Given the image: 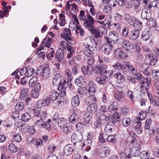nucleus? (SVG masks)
<instances>
[{
  "label": "nucleus",
  "instance_id": "nucleus-54",
  "mask_svg": "<svg viewBox=\"0 0 159 159\" xmlns=\"http://www.w3.org/2000/svg\"><path fill=\"white\" fill-rule=\"evenodd\" d=\"M83 81L82 76H80L75 80V83L77 86L80 87L83 85Z\"/></svg>",
  "mask_w": 159,
  "mask_h": 159
},
{
  "label": "nucleus",
  "instance_id": "nucleus-18",
  "mask_svg": "<svg viewBox=\"0 0 159 159\" xmlns=\"http://www.w3.org/2000/svg\"><path fill=\"white\" fill-rule=\"evenodd\" d=\"M114 55L115 56L119 59L121 58L125 59L128 57V56L119 48H117L115 50Z\"/></svg>",
  "mask_w": 159,
  "mask_h": 159
},
{
  "label": "nucleus",
  "instance_id": "nucleus-57",
  "mask_svg": "<svg viewBox=\"0 0 159 159\" xmlns=\"http://www.w3.org/2000/svg\"><path fill=\"white\" fill-rule=\"evenodd\" d=\"M103 125H104L98 120L94 122V127L95 129H100L102 126Z\"/></svg>",
  "mask_w": 159,
  "mask_h": 159
},
{
  "label": "nucleus",
  "instance_id": "nucleus-32",
  "mask_svg": "<svg viewBox=\"0 0 159 159\" xmlns=\"http://www.w3.org/2000/svg\"><path fill=\"white\" fill-rule=\"evenodd\" d=\"M137 28V30L134 29H133L131 32L130 34L132 36V40H136L139 36V29H141Z\"/></svg>",
  "mask_w": 159,
  "mask_h": 159
},
{
  "label": "nucleus",
  "instance_id": "nucleus-59",
  "mask_svg": "<svg viewBox=\"0 0 159 159\" xmlns=\"http://www.w3.org/2000/svg\"><path fill=\"white\" fill-rule=\"evenodd\" d=\"M95 60L93 57H89L88 58L87 62V65L89 66L94 67Z\"/></svg>",
  "mask_w": 159,
  "mask_h": 159
},
{
  "label": "nucleus",
  "instance_id": "nucleus-11",
  "mask_svg": "<svg viewBox=\"0 0 159 159\" xmlns=\"http://www.w3.org/2000/svg\"><path fill=\"white\" fill-rule=\"evenodd\" d=\"M60 43L62 46H63L64 48L66 49V48L69 52L67 54V58L69 59L72 57L73 54L75 52V50L74 49V47L70 46L69 44H67L65 41H61Z\"/></svg>",
  "mask_w": 159,
  "mask_h": 159
},
{
  "label": "nucleus",
  "instance_id": "nucleus-6",
  "mask_svg": "<svg viewBox=\"0 0 159 159\" xmlns=\"http://www.w3.org/2000/svg\"><path fill=\"white\" fill-rule=\"evenodd\" d=\"M98 74L101 75L96 78V81L99 84L104 85L106 83V80L108 79L109 72L107 70L106 66H103L99 70Z\"/></svg>",
  "mask_w": 159,
  "mask_h": 159
},
{
  "label": "nucleus",
  "instance_id": "nucleus-62",
  "mask_svg": "<svg viewBox=\"0 0 159 159\" xmlns=\"http://www.w3.org/2000/svg\"><path fill=\"white\" fill-rule=\"evenodd\" d=\"M117 106L115 105L113 103L110 105L108 108L109 111L111 112H112L114 111H116L117 110Z\"/></svg>",
  "mask_w": 159,
  "mask_h": 159
},
{
  "label": "nucleus",
  "instance_id": "nucleus-16",
  "mask_svg": "<svg viewBox=\"0 0 159 159\" xmlns=\"http://www.w3.org/2000/svg\"><path fill=\"white\" fill-rule=\"evenodd\" d=\"M122 47L126 51H130L134 48L133 44L129 40H124L122 44Z\"/></svg>",
  "mask_w": 159,
  "mask_h": 159
},
{
  "label": "nucleus",
  "instance_id": "nucleus-31",
  "mask_svg": "<svg viewBox=\"0 0 159 159\" xmlns=\"http://www.w3.org/2000/svg\"><path fill=\"white\" fill-rule=\"evenodd\" d=\"M97 119L102 123V124L105 125L107 123L108 120H109V118L108 116L103 114H101L100 115Z\"/></svg>",
  "mask_w": 159,
  "mask_h": 159
},
{
  "label": "nucleus",
  "instance_id": "nucleus-23",
  "mask_svg": "<svg viewBox=\"0 0 159 159\" xmlns=\"http://www.w3.org/2000/svg\"><path fill=\"white\" fill-rule=\"evenodd\" d=\"M71 33L68 29H65L64 30V33L61 34V37L65 40H72L70 38Z\"/></svg>",
  "mask_w": 159,
  "mask_h": 159
},
{
  "label": "nucleus",
  "instance_id": "nucleus-1",
  "mask_svg": "<svg viewBox=\"0 0 159 159\" xmlns=\"http://www.w3.org/2000/svg\"><path fill=\"white\" fill-rule=\"evenodd\" d=\"M32 112L34 116L33 117L38 118L35 123V126L39 129L44 128L50 131L51 129V120L49 119L47 120L46 111L34 109L32 110Z\"/></svg>",
  "mask_w": 159,
  "mask_h": 159
},
{
  "label": "nucleus",
  "instance_id": "nucleus-34",
  "mask_svg": "<svg viewBox=\"0 0 159 159\" xmlns=\"http://www.w3.org/2000/svg\"><path fill=\"white\" fill-rule=\"evenodd\" d=\"M79 116L76 113H73L70 116L69 121L70 122L73 123L79 121Z\"/></svg>",
  "mask_w": 159,
  "mask_h": 159
},
{
  "label": "nucleus",
  "instance_id": "nucleus-27",
  "mask_svg": "<svg viewBox=\"0 0 159 159\" xmlns=\"http://www.w3.org/2000/svg\"><path fill=\"white\" fill-rule=\"evenodd\" d=\"M63 150L64 154L68 155L71 154L74 149L72 145L68 144L64 147Z\"/></svg>",
  "mask_w": 159,
  "mask_h": 159
},
{
  "label": "nucleus",
  "instance_id": "nucleus-28",
  "mask_svg": "<svg viewBox=\"0 0 159 159\" xmlns=\"http://www.w3.org/2000/svg\"><path fill=\"white\" fill-rule=\"evenodd\" d=\"M26 76L28 77H30L32 76L35 73L34 69L29 65L25 66Z\"/></svg>",
  "mask_w": 159,
  "mask_h": 159
},
{
  "label": "nucleus",
  "instance_id": "nucleus-49",
  "mask_svg": "<svg viewBox=\"0 0 159 159\" xmlns=\"http://www.w3.org/2000/svg\"><path fill=\"white\" fill-rule=\"evenodd\" d=\"M21 100L25 101L26 105L30 106L32 105L33 102L32 98H30V97H27L25 98H23Z\"/></svg>",
  "mask_w": 159,
  "mask_h": 159
},
{
  "label": "nucleus",
  "instance_id": "nucleus-58",
  "mask_svg": "<svg viewBox=\"0 0 159 159\" xmlns=\"http://www.w3.org/2000/svg\"><path fill=\"white\" fill-rule=\"evenodd\" d=\"M9 150L11 152L15 153L18 151L17 148L13 143H11L9 146Z\"/></svg>",
  "mask_w": 159,
  "mask_h": 159
},
{
  "label": "nucleus",
  "instance_id": "nucleus-53",
  "mask_svg": "<svg viewBox=\"0 0 159 159\" xmlns=\"http://www.w3.org/2000/svg\"><path fill=\"white\" fill-rule=\"evenodd\" d=\"M116 22L117 23H122L123 17L122 15L119 13H116L115 16Z\"/></svg>",
  "mask_w": 159,
  "mask_h": 159
},
{
  "label": "nucleus",
  "instance_id": "nucleus-55",
  "mask_svg": "<svg viewBox=\"0 0 159 159\" xmlns=\"http://www.w3.org/2000/svg\"><path fill=\"white\" fill-rule=\"evenodd\" d=\"M97 44L98 43L96 40H89L87 47H90L91 48H95L97 47Z\"/></svg>",
  "mask_w": 159,
  "mask_h": 159
},
{
  "label": "nucleus",
  "instance_id": "nucleus-22",
  "mask_svg": "<svg viewBox=\"0 0 159 159\" xmlns=\"http://www.w3.org/2000/svg\"><path fill=\"white\" fill-rule=\"evenodd\" d=\"M93 117V114L90 111H86L83 115L84 121L86 124L88 123Z\"/></svg>",
  "mask_w": 159,
  "mask_h": 159
},
{
  "label": "nucleus",
  "instance_id": "nucleus-41",
  "mask_svg": "<svg viewBox=\"0 0 159 159\" xmlns=\"http://www.w3.org/2000/svg\"><path fill=\"white\" fill-rule=\"evenodd\" d=\"M65 75L67 77V80L68 82H70L73 78V76L72 75L70 70L69 69H66L65 71Z\"/></svg>",
  "mask_w": 159,
  "mask_h": 159
},
{
  "label": "nucleus",
  "instance_id": "nucleus-47",
  "mask_svg": "<svg viewBox=\"0 0 159 159\" xmlns=\"http://www.w3.org/2000/svg\"><path fill=\"white\" fill-rule=\"evenodd\" d=\"M37 83V78L36 76L32 77L29 82V85L30 87H33Z\"/></svg>",
  "mask_w": 159,
  "mask_h": 159
},
{
  "label": "nucleus",
  "instance_id": "nucleus-17",
  "mask_svg": "<svg viewBox=\"0 0 159 159\" xmlns=\"http://www.w3.org/2000/svg\"><path fill=\"white\" fill-rule=\"evenodd\" d=\"M113 76L116 79L117 82L119 84L123 83L125 81L124 75L120 72H118L114 74Z\"/></svg>",
  "mask_w": 159,
  "mask_h": 159
},
{
  "label": "nucleus",
  "instance_id": "nucleus-3",
  "mask_svg": "<svg viewBox=\"0 0 159 159\" xmlns=\"http://www.w3.org/2000/svg\"><path fill=\"white\" fill-rule=\"evenodd\" d=\"M51 71L48 65L40 66L38 67L35 72L37 76H41L44 79H47L51 76Z\"/></svg>",
  "mask_w": 159,
  "mask_h": 159
},
{
  "label": "nucleus",
  "instance_id": "nucleus-63",
  "mask_svg": "<svg viewBox=\"0 0 159 159\" xmlns=\"http://www.w3.org/2000/svg\"><path fill=\"white\" fill-rule=\"evenodd\" d=\"M72 73L74 75H76L79 73V66L77 64L74 65L72 68Z\"/></svg>",
  "mask_w": 159,
  "mask_h": 159
},
{
  "label": "nucleus",
  "instance_id": "nucleus-14",
  "mask_svg": "<svg viewBox=\"0 0 159 159\" xmlns=\"http://www.w3.org/2000/svg\"><path fill=\"white\" fill-rule=\"evenodd\" d=\"M146 60L149 62V65L154 66L157 61L158 58L155 55H151L149 54L146 56Z\"/></svg>",
  "mask_w": 159,
  "mask_h": 159
},
{
  "label": "nucleus",
  "instance_id": "nucleus-10",
  "mask_svg": "<svg viewBox=\"0 0 159 159\" xmlns=\"http://www.w3.org/2000/svg\"><path fill=\"white\" fill-rule=\"evenodd\" d=\"M83 138V135L81 132L77 131L73 132L71 135V140L75 146L76 145V143L81 142Z\"/></svg>",
  "mask_w": 159,
  "mask_h": 159
},
{
  "label": "nucleus",
  "instance_id": "nucleus-25",
  "mask_svg": "<svg viewBox=\"0 0 159 159\" xmlns=\"http://www.w3.org/2000/svg\"><path fill=\"white\" fill-rule=\"evenodd\" d=\"M59 96V94L58 92L54 90H53L51 91L49 97L51 101L52 102H54V101H56L58 99Z\"/></svg>",
  "mask_w": 159,
  "mask_h": 159
},
{
  "label": "nucleus",
  "instance_id": "nucleus-64",
  "mask_svg": "<svg viewBox=\"0 0 159 159\" xmlns=\"http://www.w3.org/2000/svg\"><path fill=\"white\" fill-rule=\"evenodd\" d=\"M56 148L57 146L54 144H50L48 147V151L49 152L52 153L55 151Z\"/></svg>",
  "mask_w": 159,
  "mask_h": 159
},
{
  "label": "nucleus",
  "instance_id": "nucleus-8",
  "mask_svg": "<svg viewBox=\"0 0 159 159\" xmlns=\"http://www.w3.org/2000/svg\"><path fill=\"white\" fill-rule=\"evenodd\" d=\"M139 150L136 149L134 148L133 149L130 147H126L124 153L125 157L130 159L132 157L138 156L139 153Z\"/></svg>",
  "mask_w": 159,
  "mask_h": 159
},
{
  "label": "nucleus",
  "instance_id": "nucleus-46",
  "mask_svg": "<svg viewBox=\"0 0 159 159\" xmlns=\"http://www.w3.org/2000/svg\"><path fill=\"white\" fill-rule=\"evenodd\" d=\"M64 133L66 134L70 135L72 134V130L71 128L69 126V125H67V126H65L62 128Z\"/></svg>",
  "mask_w": 159,
  "mask_h": 159
},
{
  "label": "nucleus",
  "instance_id": "nucleus-29",
  "mask_svg": "<svg viewBox=\"0 0 159 159\" xmlns=\"http://www.w3.org/2000/svg\"><path fill=\"white\" fill-rule=\"evenodd\" d=\"M147 25L149 27V28H154L156 30V23L155 19L153 18H151L148 20H147Z\"/></svg>",
  "mask_w": 159,
  "mask_h": 159
},
{
  "label": "nucleus",
  "instance_id": "nucleus-12",
  "mask_svg": "<svg viewBox=\"0 0 159 159\" xmlns=\"http://www.w3.org/2000/svg\"><path fill=\"white\" fill-rule=\"evenodd\" d=\"M110 152L109 148L108 147H102L99 151V156L102 158H106L109 155Z\"/></svg>",
  "mask_w": 159,
  "mask_h": 159
},
{
  "label": "nucleus",
  "instance_id": "nucleus-5",
  "mask_svg": "<svg viewBox=\"0 0 159 159\" xmlns=\"http://www.w3.org/2000/svg\"><path fill=\"white\" fill-rule=\"evenodd\" d=\"M53 85L54 86H58V89L65 88L67 87L68 82L63 78L61 75L59 73H57L54 75L52 80Z\"/></svg>",
  "mask_w": 159,
  "mask_h": 159
},
{
  "label": "nucleus",
  "instance_id": "nucleus-2",
  "mask_svg": "<svg viewBox=\"0 0 159 159\" xmlns=\"http://www.w3.org/2000/svg\"><path fill=\"white\" fill-rule=\"evenodd\" d=\"M94 20L89 14L86 15V19L83 20V24L85 28L88 29L90 33L93 34L95 37L97 39L101 38L102 35L100 34L99 30L94 27Z\"/></svg>",
  "mask_w": 159,
  "mask_h": 159
},
{
  "label": "nucleus",
  "instance_id": "nucleus-9",
  "mask_svg": "<svg viewBox=\"0 0 159 159\" xmlns=\"http://www.w3.org/2000/svg\"><path fill=\"white\" fill-rule=\"evenodd\" d=\"M125 63L126 61H124L122 63L117 62L113 65L112 66L114 70L121 71L124 75H127L129 73V72L126 70Z\"/></svg>",
  "mask_w": 159,
  "mask_h": 159
},
{
  "label": "nucleus",
  "instance_id": "nucleus-39",
  "mask_svg": "<svg viewBox=\"0 0 159 159\" xmlns=\"http://www.w3.org/2000/svg\"><path fill=\"white\" fill-rule=\"evenodd\" d=\"M29 91V89L28 88H25L23 89L21 92V94L20 98L21 99L25 98L26 97H28V93Z\"/></svg>",
  "mask_w": 159,
  "mask_h": 159
},
{
  "label": "nucleus",
  "instance_id": "nucleus-20",
  "mask_svg": "<svg viewBox=\"0 0 159 159\" xmlns=\"http://www.w3.org/2000/svg\"><path fill=\"white\" fill-rule=\"evenodd\" d=\"M151 33L149 29H145L142 33L141 38L143 40H148L150 38Z\"/></svg>",
  "mask_w": 159,
  "mask_h": 159
},
{
  "label": "nucleus",
  "instance_id": "nucleus-61",
  "mask_svg": "<svg viewBox=\"0 0 159 159\" xmlns=\"http://www.w3.org/2000/svg\"><path fill=\"white\" fill-rule=\"evenodd\" d=\"M106 136L105 134L100 133L99 136V141L101 143H105L106 141Z\"/></svg>",
  "mask_w": 159,
  "mask_h": 159
},
{
  "label": "nucleus",
  "instance_id": "nucleus-52",
  "mask_svg": "<svg viewBox=\"0 0 159 159\" xmlns=\"http://www.w3.org/2000/svg\"><path fill=\"white\" fill-rule=\"evenodd\" d=\"M46 106L43 100H40L37 102L36 106L38 109H41Z\"/></svg>",
  "mask_w": 159,
  "mask_h": 159
},
{
  "label": "nucleus",
  "instance_id": "nucleus-51",
  "mask_svg": "<svg viewBox=\"0 0 159 159\" xmlns=\"http://www.w3.org/2000/svg\"><path fill=\"white\" fill-rule=\"evenodd\" d=\"M31 117L30 114L27 113H23L21 119L23 121L25 122L28 121L31 119Z\"/></svg>",
  "mask_w": 159,
  "mask_h": 159
},
{
  "label": "nucleus",
  "instance_id": "nucleus-37",
  "mask_svg": "<svg viewBox=\"0 0 159 159\" xmlns=\"http://www.w3.org/2000/svg\"><path fill=\"white\" fill-rule=\"evenodd\" d=\"M143 73L145 76L146 77L145 78L146 80L148 82H150L151 81V75L150 73L148 71V69H146L143 71Z\"/></svg>",
  "mask_w": 159,
  "mask_h": 159
},
{
  "label": "nucleus",
  "instance_id": "nucleus-48",
  "mask_svg": "<svg viewBox=\"0 0 159 159\" xmlns=\"http://www.w3.org/2000/svg\"><path fill=\"white\" fill-rule=\"evenodd\" d=\"M67 87H65V88H61L59 89H58V87L57 89L58 90H60V92L59 93H58V94H59V96H60L61 98L63 97L66 95V89L67 88Z\"/></svg>",
  "mask_w": 159,
  "mask_h": 159
},
{
  "label": "nucleus",
  "instance_id": "nucleus-43",
  "mask_svg": "<svg viewBox=\"0 0 159 159\" xmlns=\"http://www.w3.org/2000/svg\"><path fill=\"white\" fill-rule=\"evenodd\" d=\"M98 106L96 104L92 102L87 107V109L95 112L97 110Z\"/></svg>",
  "mask_w": 159,
  "mask_h": 159
},
{
  "label": "nucleus",
  "instance_id": "nucleus-4",
  "mask_svg": "<svg viewBox=\"0 0 159 159\" xmlns=\"http://www.w3.org/2000/svg\"><path fill=\"white\" fill-rule=\"evenodd\" d=\"M103 66L102 65L98 64L94 67L88 65L85 66L81 68V70L84 74L90 76L92 75L93 72L95 74H98L99 70Z\"/></svg>",
  "mask_w": 159,
  "mask_h": 159
},
{
  "label": "nucleus",
  "instance_id": "nucleus-40",
  "mask_svg": "<svg viewBox=\"0 0 159 159\" xmlns=\"http://www.w3.org/2000/svg\"><path fill=\"white\" fill-rule=\"evenodd\" d=\"M139 157L141 159H148L150 157L149 153L148 151H143L139 154Z\"/></svg>",
  "mask_w": 159,
  "mask_h": 159
},
{
  "label": "nucleus",
  "instance_id": "nucleus-56",
  "mask_svg": "<svg viewBox=\"0 0 159 159\" xmlns=\"http://www.w3.org/2000/svg\"><path fill=\"white\" fill-rule=\"evenodd\" d=\"M118 3L117 0H109L108 2V5L110 8L115 7Z\"/></svg>",
  "mask_w": 159,
  "mask_h": 159
},
{
  "label": "nucleus",
  "instance_id": "nucleus-13",
  "mask_svg": "<svg viewBox=\"0 0 159 159\" xmlns=\"http://www.w3.org/2000/svg\"><path fill=\"white\" fill-rule=\"evenodd\" d=\"M55 57L57 60L61 62H64V52L61 49H58L56 51Z\"/></svg>",
  "mask_w": 159,
  "mask_h": 159
},
{
  "label": "nucleus",
  "instance_id": "nucleus-60",
  "mask_svg": "<svg viewBox=\"0 0 159 159\" xmlns=\"http://www.w3.org/2000/svg\"><path fill=\"white\" fill-rule=\"evenodd\" d=\"M13 139L16 142H20L22 139V137L20 134H16L13 135Z\"/></svg>",
  "mask_w": 159,
  "mask_h": 159
},
{
  "label": "nucleus",
  "instance_id": "nucleus-35",
  "mask_svg": "<svg viewBox=\"0 0 159 159\" xmlns=\"http://www.w3.org/2000/svg\"><path fill=\"white\" fill-rule=\"evenodd\" d=\"M30 142L31 143L34 145L36 148H37L40 145H42L43 144V141L40 138L32 139L30 141Z\"/></svg>",
  "mask_w": 159,
  "mask_h": 159
},
{
  "label": "nucleus",
  "instance_id": "nucleus-7",
  "mask_svg": "<svg viewBox=\"0 0 159 159\" xmlns=\"http://www.w3.org/2000/svg\"><path fill=\"white\" fill-rule=\"evenodd\" d=\"M125 20L128 21L130 25L134 27L140 29L143 27V25L141 21L131 16L130 15L127 13L125 14Z\"/></svg>",
  "mask_w": 159,
  "mask_h": 159
},
{
  "label": "nucleus",
  "instance_id": "nucleus-21",
  "mask_svg": "<svg viewBox=\"0 0 159 159\" xmlns=\"http://www.w3.org/2000/svg\"><path fill=\"white\" fill-rule=\"evenodd\" d=\"M87 86L89 88L88 92L90 95L93 93V94L96 92V85L93 81H89Z\"/></svg>",
  "mask_w": 159,
  "mask_h": 159
},
{
  "label": "nucleus",
  "instance_id": "nucleus-33",
  "mask_svg": "<svg viewBox=\"0 0 159 159\" xmlns=\"http://www.w3.org/2000/svg\"><path fill=\"white\" fill-rule=\"evenodd\" d=\"M71 103L72 106L74 107H76L79 105L80 101L78 96L76 95L72 98L71 100Z\"/></svg>",
  "mask_w": 159,
  "mask_h": 159
},
{
  "label": "nucleus",
  "instance_id": "nucleus-26",
  "mask_svg": "<svg viewBox=\"0 0 159 159\" xmlns=\"http://www.w3.org/2000/svg\"><path fill=\"white\" fill-rule=\"evenodd\" d=\"M125 66L126 69L127 67L129 70V71H130L132 74H134L138 71L137 68H135L129 62L126 61Z\"/></svg>",
  "mask_w": 159,
  "mask_h": 159
},
{
  "label": "nucleus",
  "instance_id": "nucleus-24",
  "mask_svg": "<svg viewBox=\"0 0 159 159\" xmlns=\"http://www.w3.org/2000/svg\"><path fill=\"white\" fill-rule=\"evenodd\" d=\"M68 124L67 120L65 118H61L58 120V126L61 129H62L65 126H67Z\"/></svg>",
  "mask_w": 159,
  "mask_h": 159
},
{
  "label": "nucleus",
  "instance_id": "nucleus-15",
  "mask_svg": "<svg viewBox=\"0 0 159 159\" xmlns=\"http://www.w3.org/2000/svg\"><path fill=\"white\" fill-rule=\"evenodd\" d=\"M112 47V44L107 43L102 45L101 49L105 54L108 55L111 51Z\"/></svg>",
  "mask_w": 159,
  "mask_h": 159
},
{
  "label": "nucleus",
  "instance_id": "nucleus-42",
  "mask_svg": "<svg viewBox=\"0 0 159 159\" xmlns=\"http://www.w3.org/2000/svg\"><path fill=\"white\" fill-rule=\"evenodd\" d=\"M141 125V122L139 120L137 121L136 125L135 127V130L138 134H140L142 132V127H140Z\"/></svg>",
  "mask_w": 159,
  "mask_h": 159
},
{
  "label": "nucleus",
  "instance_id": "nucleus-19",
  "mask_svg": "<svg viewBox=\"0 0 159 159\" xmlns=\"http://www.w3.org/2000/svg\"><path fill=\"white\" fill-rule=\"evenodd\" d=\"M92 140L88 139L86 140L83 143L82 148L85 151L88 152L91 148Z\"/></svg>",
  "mask_w": 159,
  "mask_h": 159
},
{
  "label": "nucleus",
  "instance_id": "nucleus-38",
  "mask_svg": "<svg viewBox=\"0 0 159 159\" xmlns=\"http://www.w3.org/2000/svg\"><path fill=\"white\" fill-rule=\"evenodd\" d=\"M141 16L142 19L147 20L151 18V13H149L148 12V11H145L143 10L141 13Z\"/></svg>",
  "mask_w": 159,
  "mask_h": 159
},
{
  "label": "nucleus",
  "instance_id": "nucleus-45",
  "mask_svg": "<svg viewBox=\"0 0 159 159\" xmlns=\"http://www.w3.org/2000/svg\"><path fill=\"white\" fill-rule=\"evenodd\" d=\"M107 140L112 143H116L117 141V139L115 138V136L113 135H109L107 138Z\"/></svg>",
  "mask_w": 159,
  "mask_h": 159
},
{
  "label": "nucleus",
  "instance_id": "nucleus-44",
  "mask_svg": "<svg viewBox=\"0 0 159 159\" xmlns=\"http://www.w3.org/2000/svg\"><path fill=\"white\" fill-rule=\"evenodd\" d=\"M54 54H55V51L53 50V48H52L48 51L46 53L47 59L50 60H52V58H53Z\"/></svg>",
  "mask_w": 159,
  "mask_h": 159
},
{
  "label": "nucleus",
  "instance_id": "nucleus-30",
  "mask_svg": "<svg viewBox=\"0 0 159 159\" xmlns=\"http://www.w3.org/2000/svg\"><path fill=\"white\" fill-rule=\"evenodd\" d=\"M25 107V102L22 101L18 102L15 105V109L18 111H20L23 110Z\"/></svg>",
  "mask_w": 159,
  "mask_h": 159
},
{
  "label": "nucleus",
  "instance_id": "nucleus-36",
  "mask_svg": "<svg viewBox=\"0 0 159 159\" xmlns=\"http://www.w3.org/2000/svg\"><path fill=\"white\" fill-rule=\"evenodd\" d=\"M131 120L130 118L128 117H123L121 120V123L122 125L126 127L131 124Z\"/></svg>",
  "mask_w": 159,
  "mask_h": 159
},
{
  "label": "nucleus",
  "instance_id": "nucleus-50",
  "mask_svg": "<svg viewBox=\"0 0 159 159\" xmlns=\"http://www.w3.org/2000/svg\"><path fill=\"white\" fill-rule=\"evenodd\" d=\"M88 6L90 7H91L90 9V12L91 13L92 16H94L95 15V13L94 12V6L92 4V0H88Z\"/></svg>",
  "mask_w": 159,
  "mask_h": 159
}]
</instances>
